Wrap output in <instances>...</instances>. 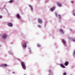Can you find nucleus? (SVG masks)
Wrapping results in <instances>:
<instances>
[{
  "label": "nucleus",
  "mask_w": 75,
  "mask_h": 75,
  "mask_svg": "<svg viewBox=\"0 0 75 75\" xmlns=\"http://www.w3.org/2000/svg\"><path fill=\"white\" fill-rule=\"evenodd\" d=\"M21 64L22 68H23V69L25 70L26 67H25V65L24 63L23 62H21Z\"/></svg>",
  "instance_id": "1"
},
{
  "label": "nucleus",
  "mask_w": 75,
  "mask_h": 75,
  "mask_svg": "<svg viewBox=\"0 0 75 75\" xmlns=\"http://www.w3.org/2000/svg\"><path fill=\"white\" fill-rule=\"evenodd\" d=\"M2 38L3 39H6L7 38V35L6 34H3L2 35Z\"/></svg>",
  "instance_id": "2"
},
{
  "label": "nucleus",
  "mask_w": 75,
  "mask_h": 75,
  "mask_svg": "<svg viewBox=\"0 0 75 75\" xmlns=\"http://www.w3.org/2000/svg\"><path fill=\"white\" fill-rule=\"evenodd\" d=\"M38 23H40V24H42V19L40 18H38Z\"/></svg>",
  "instance_id": "3"
},
{
  "label": "nucleus",
  "mask_w": 75,
  "mask_h": 75,
  "mask_svg": "<svg viewBox=\"0 0 75 75\" xmlns=\"http://www.w3.org/2000/svg\"><path fill=\"white\" fill-rule=\"evenodd\" d=\"M8 25L9 27H12L13 26V24L12 23H8Z\"/></svg>",
  "instance_id": "4"
},
{
  "label": "nucleus",
  "mask_w": 75,
  "mask_h": 75,
  "mask_svg": "<svg viewBox=\"0 0 75 75\" xmlns=\"http://www.w3.org/2000/svg\"><path fill=\"white\" fill-rule=\"evenodd\" d=\"M57 6H59V7H62V4L59 3H57Z\"/></svg>",
  "instance_id": "5"
},
{
  "label": "nucleus",
  "mask_w": 75,
  "mask_h": 75,
  "mask_svg": "<svg viewBox=\"0 0 75 75\" xmlns=\"http://www.w3.org/2000/svg\"><path fill=\"white\" fill-rule=\"evenodd\" d=\"M55 8L54 7H53L50 9V10H51V11H53L55 10Z\"/></svg>",
  "instance_id": "6"
},
{
  "label": "nucleus",
  "mask_w": 75,
  "mask_h": 75,
  "mask_svg": "<svg viewBox=\"0 0 75 75\" xmlns=\"http://www.w3.org/2000/svg\"><path fill=\"white\" fill-rule=\"evenodd\" d=\"M60 67L61 68H65V66H64V65H63L62 64H60Z\"/></svg>",
  "instance_id": "7"
},
{
  "label": "nucleus",
  "mask_w": 75,
  "mask_h": 75,
  "mask_svg": "<svg viewBox=\"0 0 75 75\" xmlns=\"http://www.w3.org/2000/svg\"><path fill=\"white\" fill-rule=\"evenodd\" d=\"M60 31L61 33H62V34H64V30H63L62 29H60Z\"/></svg>",
  "instance_id": "8"
},
{
  "label": "nucleus",
  "mask_w": 75,
  "mask_h": 75,
  "mask_svg": "<svg viewBox=\"0 0 75 75\" xmlns=\"http://www.w3.org/2000/svg\"><path fill=\"white\" fill-rule=\"evenodd\" d=\"M23 48H25V47H27V45L25 43H24L23 45Z\"/></svg>",
  "instance_id": "9"
},
{
  "label": "nucleus",
  "mask_w": 75,
  "mask_h": 75,
  "mask_svg": "<svg viewBox=\"0 0 75 75\" xmlns=\"http://www.w3.org/2000/svg\"><path fill=\"white\" fill-rule=\"evenodd\" d=\"M16 16L18 18H20L21 17L19 14H18Z\"/></svg>",
  "instance_id": "10"
},
{
  "label": "nucleus",
  "mask_w": 75,
  "mask_h": 75,
  "mask_svg": "<svg viewBox=\"0 0 75 75\" xmlns=\"http://www.w3.org/2000/svg\"><path fill=\"white\" fill-rule=\"evenodd\" d=\"M29 7H30V8L31 9V11H33V6H31V5H29Z\"/></svg>",
  "instance_id": "11"
},
{
  "label": "nucleus",
  "mask_w": 75,
  "mask_h": 75,
  "mask_svg": "<svg viewBox=\"0 0 75 75\" xmlns=\"http://www.w3.org/2000/svg\"><path fill=\"white\" fill-rule=\"evenodd\" d=\"M65 65V66H67L68 65V62H66L64 64Z\"/></svg>",
  "instance_id": "12"
},
{
  "label": "nucleus",
  "mask_w": 75,
  "mask_h": 75,
  "mask_svg": "<svg viewBox=\"0 0 75 75\" xmlns=\"http://www.w3.org/2000/svg\"><path fill=\"white\" fill-rule=\"evenodd\" d=\"M62 42L63 44H66V42H65L64 40V39H62Z\"/></svg>",
  "instance_id": "13"
},
{
  "label": "nucleus",
  "mask_w": 75,
  "mask_h": 75,
  "mask_svg": "<svg viewBox=\"0 0 75 75\" xmlns=\"http://www.w3.org/2000/svg\"><path fill=\"white\" fill-rule=\"evenodd\" d=\"M13 1H13L11 0L10 1L9 3H13Z\"/></svg>",
  "instance_id": "14"
},
{
  "label": "nucleus",
  "mask_w": 75,
  "mask_h": 75,
  "mask_svg": "<svg viewBox=\"0 0 75 75\" xmlns=\"http://www.w3.org/2000/svg\"><path fill=\"white\" fill-rule=\"evenodd\" d=\"M73 57H75V50H74V54H73Z\"/></svg>",
  "instance_id": "15"
},
{
  "label": "nucleus",
  "mask_w": 75,
  "mask_h": 75,
  "mask_svg": "<svg viewBox=\"0 0 75 75\" xmlns=\"http://www.w3.org/2000/svg\"><path fill=\"white\" fill-rule=\"evenodd\" d=\"M58 17L60 19H61V15H58Z\"/></svg>",
  "instance_id": "16"
},
{
  "label": "nucleus",
  "mask_w": 75,
  "mask_h": 75,
  "mask_svg": "<svg viewBox=\"0 0 75 75\" xmlns=\"http://www.w3.org/2000/svg\"><path fill=\"white\" fill-rule=\"evenodd\" d=\"M7 65L6 64H4V67H7Z\"/></svg>",
  "instance_id": "17"
},
{
  "label": "nucleus",
  "mask_w": 75,
  "mask_h": 75,
  "mask_svg": "<svg viewBox=\"0 0 75 75\" xmlns=\"http://www.w3.org/2000/svg\"><path fill=\"white\" fill-rule=\"evenodd\" d=\"M0 67H4V64H2L0 65Z\"/></svg>",
  "instance_id": "18"
},
{
  "label": "nucleus",
  "mask_w": 75,
  "mask_h": 75,
  "mask_svg": "<svg viewBox=\"0 0 75 75\" xmlns=\"http://www.w3.org/2000/svg\"><path fill=\"white\" fill-rule=\"evenodd\" d=\"M67 75V73L66 72H64L63 75Z\"/></svg>",
  "instance_id": "19"
},
{
  "label": "nucleus",
  "mask_w": 75,
  "mask_h": 75,
  "mask_svg": "<svg viewBox=\"0 0 75 75\" xmlns=\"http://www.w3.org/2000/svg\"><path fill=\"white\" fill-rule=\"evenodd\" d=\"M37 46L38 47H41V45H40L39 44H37Z\"/></svg>",
  "instance_id": "20"
},
{
  "label": "nucleus",
  "mask_w": 75,
  "mask_h": 75,
  "mask_svg": "<svg viewBox=\"0 0 75 75\" xmlns=\"http://www.w3.org/2000/svg\"><path fill=\"white\" fill-rule=\"evenodd\" d=\"M38 27H41V26L40 25H38Z\"/></svg>",
  "instance_id": "21"
},
{
  "label": "nucleus",
  "mask_w": 75,
  "mask_h": 75,
  "mask_svg": "<svg viewBox=\"0 0 75 75\" xmlns=\"http://www.w3.org/2000/svg\"><path fill=\"white\" fill-rule=\"evenodd\" d=\"M2 18V16H0V19Z\"/></svg>",
  "instance_id": "22"
},
{
  "label": "nucleus",
  "mask_w": 75,
  "mask_h": 75,
  "mask_svg": "<svg viewBox=\"0 0 75 75\" xmlns=\"http://www.w3.org/2000/svg\"><path fill=\"white\" fill-rule=\"evenodd\" d=\"M55 14H56V16L57 17H58V15H57V14L56 13Z\"/></svg>",
  "instance_id": "23"
},
{
  "label": "nucleus",
  "mask_w": 75,
  "mask_h": 75,
  "mask_svg": "<svg viewBox=\"0 0 75 75\" xmlns=\"http://www.w3.org/2000/svg\"><path fill=\"white\" fill-rule=\"evenodd\" d=\"M71 3H72V4H73V3H74V1H71Z\"/></svg>",
  "instance_id": "24"
},
{
  "label": "nucleus",
  "mask_w": 75,
  "mask_h": 75,
  "mask_svg": "<svg viewBox=\"0 0 75 75\" xmlns=\"http://www.w3.org/2000/svg\"><path fill=\"white\" fill-rule=\"evenodd\" d=\"M73 41H75V39H73Z\"/></svg>",
  "instance_id": "25"
},
{
  "label": "nucleus",
  "mask_w": 75,
  "mask_h": 75,
  "mask_svg": "<svg viewBox=\"0 0 75 75\" xmlns=\"http://www.w3.org/2000/svg\"><path fill=\"white\" fill-rule=\"evenodd\" d=\"M49 72H51V70H49Z\"/></svg>",
  "instance_id": "26"
},
{
  "label": "nucleus",
  "mask_w": 75,
  "mask_h": 75,
  "mask_svg": "<svg viewBox=\"0 0 75 75\" xmlns=\"http://www.w3.org/2000/svg\"><path fill=\"white\" fill-rule=\"evenodd\" d=\"M13 74H14V72H13Z\"/></svg>",
  "instance_id": "27"
},
{
  "label": "nucleus",
  "mask_w": 75,
  "mask_h": 75,
  "mask_svg": "<svg viewBox=\"0 0 75 75\" xmlns=\"http://www.w3.org/2000/svg\"><path fill=\"white\" fill-rule=\"evenodd\" d=\"M0 47H1V45H0Z\"/></svg>",
  "instance_id": "28"
},
{
  "label": "nucleus",
  "mask_w": 75,
  "mask_h": 75,
  "mask_svg": "<svg viewBox=\"0 0 75 75\" xmlns=\"http://www.w3.org/2000/svg\"><path fill=\"white\" fill-rule=\"evenodd\" d=\"M71 31H72V30L71 29Z\"/></svg>",
  "instance_id": "29"
},
{
  "label": "nucleus",
  "mask_w": 75,
  "mask_h": 75,
  "mask_svg": "<svg viewBox=\"0 0 75 75\" xmlns=\"http://www.w3.org/2000/svg\"><path fill=\"white\" fill-rule=\"evenodd\" d=\"M74 16H75V15H74Z\"/></svg>",
  "instance_id": "30"
}]
</instances>
